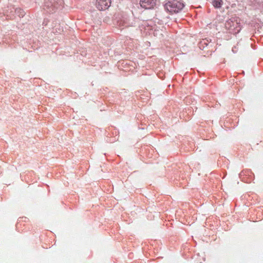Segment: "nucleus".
Here are the masks:
<instances>
[{"mask_svg":"<svg viewBox=\"0 0 263 263\" xmlns=\"http://www.w3.org/2000/svg\"><path fill=\"white\" fill-rule=\"evenodd\" d=\"M21 11V13H22L21 14H22V15H23L24 11H22L21 9H17V10H16V11Z\"/></svg>","mask_w":263,"mask_h":263,"instance_id":"423d86ee","label":"nucleus"},{"mask_svg":"<svg viewBox=\"0 0 263 263\" xmlns=\"http://www.w3.org/2000/svg\"><path fill=\"white\" fill-rule=\"evenodd\" d=\"M110 0H96V7L99 10H105L110 6Z\"/></svg>","mask_w":263,"mask_h":263,"instance_id":"7ed1b4c3","label":"nucleus"},{"mask_svg":"<svg viewBox=\"0 0 263 263\" xmlns=\"http://www.w3.org/2000/svg\"><path fill=\"white\" fill-rule=\"evenodd\" d=\"M156 0H141L140 5L145 9L153 8L156 5Z\"/></svg>","mask_w":263,"mask_h":263,"instance_id":"20e7f679","label":"nucleus"},{"mask_svg":"<svg viewBox=\"0 0 263 263\" xmlns=\"http://www.w3.org/2000/svg\"><path fill=\"white\" fill-rule=\"evenodd\" d=\"M212 4L215 8H220L223 4V1L222 0H213Z\"/></svg>","mask_w":263,"mask_h":263,"instance_id":"39448f33","label":"nucleus"},{"mask_svg":"<svg viewBox=\"0 0 263 263\" xmlns=\"http://www.w3.org/2000/svg\"><path fill=\"white\" fill-rule=\"evenodd\" d=\"M165 9L171 13H177L184 7L182 3L177 0L170 1L165 4Z\"/></svg>","mask_w":263,"mask_h":263,"instance_id":"f257e3e1","label":"nucleus"},{"mask_svg":"<svg viewBox=\"0 0 263 263\" xmlns=\"http://www.w3.org/2000/svg\"><path fill=\"white\" fill-rule=\"evenodd\" d=\"M226 27L232 31L234 34H237L240 32L241 30V27L239 23L235 21L229 20L227 21L226 23Z\"/></svg>","mask_w":263,"mask_h":263,"instance_id":"f03ea898","label":"nucleus"}]
</instances>
